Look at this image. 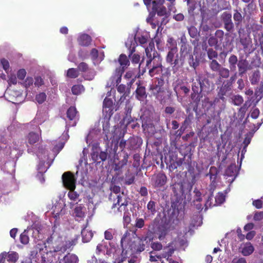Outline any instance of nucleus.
I'll return each instance as SVG.
<instances>
[{
    "instance_id": "f257e3e1",
    "label": "nucleus",
    "mask_w": 263,
    "mask_h": 263,
    "mask_svg": "<svg viewBox=\"0 0 263 263\" xmlns=\"http://www.w3.org/2000/svg\"><path fill=\"white\" fill-rule=\"evenodd\" d=\"M147 237H144L142 238H137L134 235L130 234L127 231L122 237L121 243L122 248V259L126 258L128 254H132L134 252H141L145 249V243L147 242Z\"/></svg>"
},
{
    "instance_id": "f03ea898",
    "label": "nucleus",
    "mask_w": 263,
    "mask_h": 263,
    "mask_svg": "<svg viewBox=\"0 0 263 263\" xmlns=\"http://www.w3.org/2000/svg\"><path fill=\"white\" fill-rule=\"evenodd\" d=\"M136 34L134 33L129 36L128 39L125 42V46L129 50L128 56L130 58L132 63H139L140 59V56L137 53H134L135 51V48L137 45L136 38Z\"/></svg>"
},
{
    "instance_id": "7ed1b4c3",
    "label": "nucleus",
    "mask_w": 263,
    "mask_h": 263,
    "mask_svg": "<svg viewBox=\"0 0 263 263\" xmlns=\"http://www.w3.org/2000/svg\"><path fill=\"white\" fill-rule=\"evenodd\" d=\"M63 185L69 190L76 189V178L70 172L63 173L62 177Z\"/></svg>"
},
{
    "instance_id": "20e7f679",
    "label": "nucleus",
    "mask_w": 263,
    "mask_h": 263,
    "mask_svg": "<svg viewBox=\"0 0 263 263\" xmlns=\"http://www.w3.org/2000/svg\"><path fill=\"white\" fill-rule=\"evenodd\" d=\"M118 63L119 66L116 69V76L121 77L130 65L128 58L125 54H121L118 59Z\"/></svg>"
},
{
    "instance_id": "39448f33",
    "label": "nucleus",
    "mask_w": 263,
    "mask_h": 263,
    "mask_svg": "<svg viewBox=\"0 0 263 263\" xmlns=\"http://www.w3.org/2000/svg\"><path fill=\"white\" fill-rule=\"evenodd\" d=\"M145 53L147 57V60L146 65H149L152 63V62L154 60L155 57L161 58L159 54L155 50L154 43L151 41L149 43L148 46L145 49Z\"/></svg>"
},
{
    "instance_id": "423d86ee",
    "label": "nucleus",
    "mask_w": 263,
    "mask_h": 263,
    "mask_svg": "<svg viewBox=\"0 0 263 263\" xmlns=\"http://www.w3.org/2000/svg\"><path fill=\"white\" fill-rule=\"evenodd\" d=\"M114 106L111 99L106 97L103 101V111L105 113V117L109 120L114 114Z\"/></svg>"
},
{
    "instance_id": "0eeeda50",
    "label": "nucleus",
    "mask_w": 263,
    "mask_h": 263,
    "mask_svg": "<svg viewBox=\"0 0 263 263\" xmlns=\"http://www.w3.org/2000/svg\"><path fill=\"white\" fill-rule=\"evenodd\" d=\"M78 239L79 236L76 235L70 240L66 241L64 243L56 246L55 251H61L62 252H65L67 249H69L75 246L78 242Z\"/></svg>"
},
{
    "instance_id": "6e6552de",
    "label": "nucleus",
    "mask_w": 263,
    "mask_h": 263,
    "mask_svg": "<svg viewBox=\"0 0 263 263\" xmlns=\"http://www.w3.org/2000/svg\"><path fill=\"white\" fill-rule=\"evenodd\" d=\"M164 0H153L152 2V9L155 13L157 12V15L164 16L166 14V10L162 5Z\"/></svg>"
},
{
    "instance_id": "1a4fd4ad",
    "label": "nucleus",
    "mask_w": 263,
    "mask_h": 263,
    "mask_svg": "<svg viewBox=\"0 0 263 263\" xmlns=\"http://www.w3.org/2000/svg\"><path fill=\"white\" fill-rule=\"evenodd\" d=\"M166 182V177L163 173L154 175L151 179L153 186L155 187H161L164 185Z\"/></svg>"
},
{
    "instance_id": "9d476101",
    "label": "nucleus",
    "mask_w": 263,
    "mask_h": 263,
    "mask_svg": "<svg viewBox=\"0 0 263 263\" xmlns=\"http://www.w3.org/2000/svg\"><path fill=\"white\" fill-rule=\"evenodd\" d=\"M67 117L70 121V124L72 126H74L79 120L78 111L74 106H70L67 110Z\"/></svg>"
},
{
    "instance_id": "9b49d317",
    "label": "nucleus",
    "mask_w": 263,
    "mask_h": 263,
    "mask_svg": "<svg viewBox=\"0 0 263 263\" xmlns=\"http://www.w3.org/2000/svg\"><path fill=\"white\" fill-rule=\"evenodd\" d=\"M221 18L224 25V28L228 31H231L234 28L232 21V15L228 12H224L221 15Z\"/></svg>"
},
{
    "instance_id": "f8f14e48",
    "label": "nucleus",
    "mask_w": 263,
    "mask_h": 263,
    "mask_svg": "<svg viewBox=\"0 0 263 263\" xmlns=\"http://www.w3.org/2000/svg\"><path fill=\"white\" fill-rule=\"evenodd\" d=\"M225 200L224 196L222 193H219L215 197L214 202L211 201L209 199L206 200L205 203V210L213 206H216L222 203Z\"/></svg>"
},
{
    "instance_id": "ddd939ff",
    "label": "nucleus",
    "mask_w": 263,
    "mask_h": 263,
    "mask_svg": "<svg viewBox=\"0 0 263 263\" xmlns=\"http://www.w3.org/2000/svg\"><path fill=\"white\" fill-rule=\"evenodd\" d=\"M237 66L238 68L239 75L242 76L249 69V62L244 59H239Z\"/></svg>"
},
{
    "instance_id": "4468645a",
    "label": "nucleus",
    "mask_w": 263,
    "mask_h": 263,
    "mask_svg": "<svg viewBox=\"0 0 263 263\" xmlns=\"http://www.w3.org/2000/svg\"><path fill=\"white\" fill-rule=\"evenodd\" d=\"M92 39L90 35L87 34H82L78 39V42L81 46H88L91 43Z\"/></svg>"
},
{
    "instance_id": "2eb2a0df",
    "label": "nucleus",
    "mask_w": 263,
    "mask_h": 263,
    "mask_svg": "<svg viewBox=\"0 0 263 263\" xmlns=\"http://www.w3.org/2000/svg\"><path fill=\"white\" fill-rule=\"evenodd\" d=\"M41 138V134L39 135L33 132H30L26 137L28 143L31 145L37 142Z\"/></svg>"
},
{
    "instance_id": "dca6fc26",
    "label": "nucleus",
    "mask_w": 263,
    "mask_h": 263,
    "mask_svg": "<svg viewBox=\"0 0 263 263\" xmlns=\"http://www.w3.org/2000/svg\"><path fill=\"white\" fill-rule=\"evenodd\" d=\"M87 223L86 226L83 228L81 231V235L82 237V241L83 242H89L93 236V233L91 231H89L86 229L87 226Z\"/></svg>"
},
{
    "instance_id": "f3484780",
    "label": "nucleus",
    "mask_w": 263,
    "mask_h": 263,
    "mask_svg": "<svg viewBox=\"0 0 263 263\" xmlns=\"http://www.w3.org/2000/svg\"><path fill=\"white\" fill-rule=\"evenodd\" d=\"M136 92L137 99L141 101H144L147 97V93L145 87L140 85H138Z\"/></svg>"
},
{
    "instance_id": "a211bd4d",
    "label": "nucleus",
    "mask_w": 263,
    "mask_h": 263,
    "mask_svg": "<svg viewBox=\"0 0 263 263\" xmlns=\"http://www.w3.org/2000/svg\"><path fill=\"white\" fill-rule=\"evenodd\" d=\"M154 233L158 236V238L162 240L165 237L167 233V230L164 226H159L156 230L153 231Z\"/></svg>"
},
{
    "instance_id": "6ab92c4d",
    "label": "nucleus",
    "mask_w": 263,
    "mask_h": 263,
    "mask_svg": "<svg viewBox=\"0 0 263 263\" xmlns=\"http://www.w3.org/2000/svg\"><path fill=\"white\" fill-rule=\"evenodd\" d=\"M225 175L228 177H234L230 181L233 182L237 175V167L235 164H231L228 166L225 172Z\"/></svg>"
},
{
    "instance_id": "aec40b11",
    "label": "nucleus",
    "mask_w": 263,
    "mask_h": 263,
    "mask_svg": "<svg viewBox=\"0 0 263 263\" xmlns=\"http://www.w3.org/2000/svg\"><path fill=\"white\" fill-rule=\"evenodd\" d=\"M175 251V249L172 246L171 243L165 247L163 249V252L161 254L162 258H170Z\"/></svg>"
},
{
    "instance_id": "412c9836",
    "label": "nucleus",
    "mask_w": 263,
    "mask_h": 263,
    "mask_svg": "<svg viewBox=\"0 0 263 263\" xmlns=\"http://www.w3.org/2000/svg\"><path fill=\"white\" fill-rule=\"evenodd\" d=\"M85 208L81 205L76 206L74 209V213L75 216L77 218H79L80 220L84 218L85 216ZM78 220L79 219H77Z\"/></svg>"
},
{
    "instance_id": "4be33fe9",
    "label": "nucleus",
    "mask_w": 263,
    "mask_h": 263,
    "mask_svg": "<svg viewBox=\"0 0 263 263\" xmlns=\"http://www.w3.org/2000/svg\"><path fill=\"white\" fill-rule=\"evenodd\" d=\"M201 77L197 76L195 80H193L192 90L195 93H200Z\"/></svg>"
},
{
    "instance_id": "5701e85b",
    "label": "nucleus",
    "mask_w": 263,
    "mask_h": 263,
    "mask_svg": "<svg viewBox=\"0 0 263 263\" xmlns=\"http://www.w3.org/2000/svg\"><path fill=\"white\" fill-rule=\"evenodd\" d=\"M63 263H78V257L73 254L68 253L63 259Z\"/></svg>"
},
{
    "instance_id": "b1692460",
    "label": "nucleus",
    "mask_w": 263,
    "mask_h": 263,
    "mask_svg": "<svg viewBox=\"0 0 263 263\" xmlns=\"http://www.w3.org/2000/svg\"><path fill=\"white\" fill-rule=\"evenodd\" d=\"M254 250V247L251 244V243L249 242L247 243L244 246L241 252L244 256H249L253 252Z\"/></svg>"
},
{
    "instance_id": "393cba45",
    "label": "nucleus",
    "mask_w": 263,
    "mask_h": 263,
    "mask_svg": "<svg viewBox=\"0 0 263 263\" xmlns=\"http://www.w3.org/2000/svg\"><path fill=\"white\" fill-rule=\"evenodd\" d=\"M179 55L178 49L168 50V53L166 57V61L170 63L173 62V60Z\"/></svg>"
},
{
    "instance_id": "a878e982",
    "label": "nucleus",
    "mask_w": 263,
    "mask_h": 263,
    "mask_svg": "<svg viewBox=\"0 0 263 263\" xmlns=\"http://www.w3.org/2000/svg\"><path fill=\"white\" fill-rule=\"evenodd\" d=\"M19 255L16 252L10 251L7 253V258L9 262L15 263L18 259Z\"/></svg>"
},
{
    "instance_id": "bb28decb",
    "label": "nucleus",
    "mask_w": 263,
    "mask_h": 263,
    "mask_svg": "<svg viewBox=\"0 0 263 263\" xmlns=\"http://www.w3.org/2000/svg\"><path fill=\"white\" fill-rule=\"evenodd\" d=\"M229 67L231 71H235L236 69V65L238 61L237 57L234 54L231 55L229 58Z\"/></svg>"
},
{
    "instance_id": "cd10ccee",
    "label": "nucleus",
    "mask_w": 263,
    "mask_h": 263,
    "mask_svg": "<svg viewBox=\"0 0 263 263\" xmlns=\"http://www.w3.org/2000/svg\"><path fill=\"white\" fill-rule=\"evenodd\" d=\"M106 254L109 257H114L115 254V243L114 242H110L108 246H106Z\"/></svg>"
},
{
    "instance_id": "c85d7f7f",
    "label": "nucleus",
    "mask_w": 263,
    "mask_h": 263,
    "mask_svg": "<svg viewBox=\"0 0 263 263\" xmlns=\"http://www.w3.org/2000/svg\"><path fill=\"white\" fill-rule=\"evenodd\" d=\"M209 65L212 71L216 72H218L222 67L221 65L216 60L210 61Z\"/></svg>"
},
{
    "instance_id": "c756f323",
    "label": "nucleus",
    "mask_w": 263,
    "mask_h": 263,
    "mask_svg": "<svg viewBox=\"0 0 263 263\" xmlns=\"http://www.w3.org/2000/svg\"><path fill=\"white\" fill-rule=\"evenodd\" d=\"M117 198V203L119 205H120V208L118 209V210L121 212L122 210L125 211L127 205V201L126 200L125 198H122V197L118 196Z\"/></svg>"
},
{
    "instance_id": "7c9ffc66",
    "label": "nucleus",
    "mask_w": 263,
    "mask_h": 263,
    "mask_svg": "<svg viewBox=\"0 0 263 263\" xmlns=\"http://www.w3.org/2000/svg\"><path fill=\"white\" fill-rule=\"evenodd\" d=\"M210 90L209 81L208 79H201L200 93L209 92Z\"/></svg>"
},
{
    "instance_id": "2f4dec72",
    "label": "nucleus",
    "mask_w": 263,
    "mask_h": 263,
    "mask_svg": "<svg viewBox=\"0 0 263 263\" xmlns=\"http://www.w3.org/2000/svg\"><path fill=\"white\" fill-rule=\"evenodd\" d=\"M166 46L168 50L178 49L177 42L172 37H168Z\"/></svg>"
},
{
    "instance_id": "473e14b6",
    "label": "nucleus",
    "mask_w": 263,
    "mask_h": 263,
    "mask_svg": "<svg viewBox=\"0 0 263 263\" xmlns=\"http://www.w3.org/2000/svg\"><path fill=\"white\" fill-rule=\"evenodd\" d=\"M234 13L233 14V19L235 22V24L236 25H239L242 22L243 17L240 12L241 11V9L239 8V10L235 9L234 10Z\"/></svg>"
},
{
    "instance_id": "72a5a7b5",
    "label": "nucleus",
    "mask_w": 263,
    "mask_h": 263,
    "mask_svg": "<svg viewBox=\"0 0 263 263\" xmlns=\"http://www.w3.org/2000/svg\"><path fill=\"white\" fill-rule=\"evenodd\" d=\"M79 76V72L77 68H71L67 70L66 76L71 79H75Z\"/></svg>"
},
{
    "instance_id": "f704fd0d",
    "label": "nucleus",
    "mask_w": 263,
    "mask_h": 263,
    "mask_svg": "<svg viewBox=\"0 0 263 263\" xmlns=\"http://www.w3.org/2000/svg\"><path fill=\"white\" fill-rule=\"evenodd\" d=\"M162 71V65L151 67L148 71L149 74L151 77H154L159 74Z\"/></svg>"
},
{
    "instance_id": "c9c22d12",
    "label": "nucleus",
    "mask_w": 263,
    "mask_h": 263,
    "mask_svg": "<svg viewBox=\"0 0 263 263\" xmlns=\"http://www.w3.org/2000/svg\"><path fill=\"white\" fill-rule=\"evenodd\" d=\"M85 90L84 86L82 85L78 84L74 85L71 88V91L74 95H78L81 94Z\"/></svg>"
},
{
    "instance_id": "e433bc0d",
    "label": "nucleus",
    "mask_w": 263,
    "mask_h": 263,
    "mask_svg": "<svg viewBox=\"0 0 263 263\" xmlns=\"http://www.w3.org/2000/svg\"><path fill=\"white\" fill-rule=\"evenodd\" d=\"M184 61L181 57H179V55L177 58H176L175 59L173 60V62H170V64L173 67H182L183 65Z\"/></svg>"
},
{
    "instance_id": "4c0bfd02",
    "label": "nucleus",
    "mask_w": 263,
    "mask_h": 263,
    "mask_svg": "<svg viewBox=\"0 0 263 263\" xmlns=\"http://www.w3.org/2000/svg\"><path fill=\"white\" fill-rule=\"evenodd\" d=\"M154 60L152 62V63L149 65H146V67L149 69L151 67H155L158 66H161L162 65V58H157L154 57Z\"/></svg>"
},
{
    "instance_id": "58836bf2",
    "label": "nucleus",
    "mask_w": 263,
    "mask_h": 263,
    "mask_svg": "<svg viewBox=\"0 0 263 263\" xmlns=\"http://www.w3.org/2000/svg\"><path fill=\"white\" fill-rule=\"evenodd\" d=\"M154 15H155V13H154L153 12H151L149 14L148 17L146 18L147 22L148 23H149L151 25L153 29L156 28V27L157 26H160L159 21L157 20L156 21V22H154L152 21V18L154 16Z\"/></svg>"
},
{
    "instance_id": "ea45409f",
    "label": "nucleus",
    "mask_w": 263,
    "mask_h": 263,
    "mask_svg": "<svg viewBox=\"0 0 263 263\" xmlns=\"http://www.w3.org/2000/svg\"><path fill=\"white\" fill-rule=\"evenodd\" d=\"M259 110L258 108L253 107L251 108L249 114L248 115L247 118L250 116L252 118L256 119H257L259 115Z\"/></svg>"
},
{
    "instance_id": "a19ab883",
    "label": "nucleus",
    "mask_w": 263,
    "mask_h": 263,
    "mask_svg": "<svg viewBox=\"0 0 263 263\" xmlns=\"http://www.w3.org/2000/svg\"><path fill=\"white\" fill-rule=\"evenodd\" d=\"M218 72L219 76L222 78H228L230 76V70L223 67Z\"/></svg>"
},
{
    "instance_id": "79ce46f5",
    "label": "nucleus",
    "mask_w": 263,
    "mask_h": 263,
    "mask_svg": "<svg viewBox=\"0 0 263 263\" xmlns=\"http://www.w3.org/2000/svg\"><path fill=\"white\" fill-rule=\"evenodd\" d=\"M232 102L235 105L239 106L243 102V99L240 95H235L232 97Z\"/></svg>"
},
{
    "instance_id": "37998d69",
    "label": "nucleus",
    "mask_w": 263,
    "mask_h": 263,
    "mask_svg": "<svg viewBox=\"0 0 263 263\" xmlns=\"http://www.w3.org/2000/svg\"><path fill=\"white\" fill-rule=\"evenodd\" d=\"M126 86L123 84L120 85L117 88L118 91L121 93H123L122 96L121 97L119 100L121 102H122L125 98V95L126 93Z\"/></svg>"
},
{
    "instance_id": "c03bdc74",
    "label": "nucleus",
    "mask_w": 263,
    "mask_h": 263,
    "mask_svg": "<svg viewBox=\"0 0 263 263\" xmlns=\"http://www.w3.org/2000/svg\"><path fill=\"white\" fill-rule=\"evenodd\" d=\"M240 42L243 46L245 49H247L249 47V45L251 43V40L249 37H241L240 39Z\"/></svg>"
},
{
    "instance_id": "a18cd8bd",
    "label": "nucleus",
    "mask_w": 263,
    "mask_h": 263,
    "mask_svg": "<svg viewBox=\"0 0 263 263\" xmlns=\"http://www.w3.org/2000/svg\"><path fill=\"white\" fill-rule=\"evenodd\" d=\"M260 79L259 72L258 71H255L250 79V81L252 84H257Z\"/></svg>"
},
{
    "instance_id": "49530a36",
    "label": "nucleus",
    "mask_w": 263,
    "mask_h": 263,
    "mask_svg": "<svg viewBox=\"0 0 263 263\" xmlns=\"http://www.w3.org/2000/svg\"><path fill=\"white\" fill-rule=\"evenodd\" d=\"M47 96L45 92H40L36 95L35 100L39 104L43 103L46 99Z\"/></svg>"
},
{
    "instance_id": "de8ad7c7",
    "label": "nucleus",
    "mask_w": 263,
    "mask_h": 263,
    "mask_svg": "<svg viewBox=\"0 0 263 263\" xmlns=\"http://www.w3.org/2000/svg\"><path fill=\"white\" fill-rule=\"evenodd\" d=\"M68 197L72 201H76L79 197V194L74 190H69L68 193Z\"/></svg>"
},
{
    "instance_id": "09e8293b",
    "label": "nucleus",
    "mask_w": 263,
    "mask_h": 263,
    "mask_svg": "<svg viewBox=\"0 0 263 263\" xmlns=\"http://www.w3.org/2000/svg\"><path fill=\"white\" fill-rule=\"evenodd\" d=\"M147 209L153 215H154L156 212L155 202L153 201H149L147 204Z\"/></svg>"
},
{
    "instance_id": "8fccbe9b",
    "label": "nucleus",
    "mask_w": 263,
    "mask_h": 263,
    "mask_svg": "<svg viewBox=\"0 0 263 263\" xmlns=\"http://www.w3.org/2000/svg\"><path fill=\"white\" fill-rule=\"evenodd\" d=\"M208 57L211 60H215L218 57V53L213 49H209L207 52Z\"/></svg>"
},
{
    "instance_id": "3c124183",
    "label": "nucleus",
    "mask_w": 263,
    "mask_h": 263,
    "mask_svg": "<svg viewBox=\"0 0 263 263\" xmlns=\"http://www.w3.org/2000/svg\"><path fill=\"white\" fill-rule=\"evenodd\" d=\"M33 82L34 80L32 77H27L22 84L26 89H27L31 86H32Z\"/></svg>"
},
{
    "instance_id": "603ef678",
    "label": "nucleus",
    "mask_w": 263,
    "mask_h": 263,
    "mask_svg": "<svg viewBox=\"0 0 263 263\" xmlns=\"http://www.w3.org/2000/svg\"><path fill=\"white\" fill-rule=\"evenodd\" d=\"M56 227L55 226H54L52 228V234H51L50 236L49 237H48L47 239V241L48 243H50L56 237H59V234L58 232H57L55 231V229H56Z\"/></svg>"
},
{
    "instance_id": "864d4df0",
    "label": "nucleus",
    "mask_w": 263,
    "mask_h": 263,
    "mask_svg": "<svg viewBox=\"0 0 263 263\" xmlns=\"http://www.w3.org/2000/svg\"><path fill=\"white\" fill-rule=\"evenodd\" d=\"M29 238L25 232L22 233L20 235V241L24 245H26L29 242Z\"/></svg>"
},
{
    "instance_id": "5fc2aeb1",
    "label": "nucleus",
    "mask_w": 263,
    "mask_h": 263,
    "mask_svg": "<svg viewBox=\"0 0 263 263\" xmlns=\"http://www.w3.org/2000/svg\"><path fill=\"white\" fill-rule=\"evenodd\" d=\"M89 67L88 65L85 62L80 63L78 66V71L85 72H86L88 70Z\"/></svg>"
},
{
    "instance_id": "6e6d98bb",
    "label": "nucleus",
    "mask_w": 263,
    "mask_h": 263,
    "mask_svg": "<svg viewBox=\"0 0 263 263\" xmlns=\"http://www.w3.org/2000/svg\"><path fill=\"white\" fill-rule=\"evenodd\" d=\"M188 31L190 35L193 38L196 37L198 34L197 29L194 26H191L189 28Z\"/></svg>"
},
{
    "instance_id": "4d7b16f0",
    "label": "nucleus",
    "mask_w": 263,
    "mask_h": 263,
    "mask_svg": "<svg viewBox=\"0 0 263 263\" xmlns=\"http://www.w3.org/2000/svg\"><path fill=\"white\" fill-rule=\"evenodd\" d=\"M34 79V84L35 87H40L44 84V81L40 76L35 77Z\"/></svg>"
},
{
    "instance_id": "13d9d810",
    "label": "nucleus",
    "mask_w": 263,
    "mask_h": 263,
    "mask_svg": "<svg viewBox=\"0 0 263 263\" xmlns=\"http://www.w3.org/2000/svg\"><path fill=\"white\" fill-rule=\"evenodd\" d=\"M114 234V230H112L111 229L107 230L104 233L105 238L107 240H111L113 238Z\"/></svg>"
},
{
    "instance_id": "bf43d9fd",
    "label": "nucleus",
    "mask_w": 263,
    "mask_h": 263,
    "mask_svg": "<svg viewBox=\"0 0 263 263\" xmlns=\"http://www.w3.org/2000/svg\"><path fill=\"white\" fill-rule=\"evenodd\" d=\"M189 63L191 67H193L194 68L198 65V63L196 60L194 59V57L192 54H190L189 56Z\"/></svg>"
},
{
    "instance_id": "052dcab7",
    "label": "nucleus",
    "mask_w": 263,
    "mask_h": 263,
    "mask_svg": "<svg viewBox=\"0 0 263 263\" xmlns=\"http://www.w3.org/2000/svg\"><path fill=\"white\" fill-rule=\"evenodd\" d=\"M26 73L25 69H21L17 72V77L18 79L23 80L25 78Z\"/></svg>"
},
{
    "instance_id": "680f3d73",
    "label": "nucleus",
    "mask_w": 263,
    "mask_h": 263,
    "mask_svg": "<svg viewBox=\"0 0 263 263\" xmlns=\"http://www.w3.org/2000/svg\"><path fill=\"white\" fill-rule=\"evenodd\" d=\"M130 214L128 212H124L123 216V222L124 226H127L130 222Z\"/></svg>"
},
{
    "instance_id": "e2e57ef3",
    "label": "nucleus",
    "mask_w": 263,
    "mask_h": 263,
    "mask_svg": "<svg viewBox=\"0 0 263 263\" xmlns=\"http://www.w3.org/2000/svg\"><path fill=\"white\" fill-rule=\"evenodd\" d=\"M152 248L155 251H160L162 249L163 246L159 242H154L151 245Z\"/></svg>"
},
{
    "instance_id": "0e129e2a",
    "label": "nucleus",
    "mask_w": 263,
    "mask_h": 263,
    "mask_svg": "<svg viewBox=\"0 0 263 263\" xmlns=\"http://www.w3.org/2000/svg\"><path fill=\"white\" fill-rule=\"evenodd\" d=\"M1 63L3 66V69L7 72L10 68L9 63L8 61L5 59L1 60Z\"/></svg>"
},
{
    "instance_id": "69168bd1",
    "label": "nucleus",
    "mask_w": 263,
    "mask_h": 263,
    "mask_svg": "<svg viewBox=\"0 0 263 263\" xmlns=\"http://www.w3.org/2000/svg\"><path fill=\"white\" fill-rule=\"evenodd\" d=\"M252 137V135L251 134H247L246 135V137L245 138V140L243 141V144L245 145L243 147V149L247 148V147L248 145L250 144L251 139Z\"/></svg>"
},
{
    "instance_id": "338daca9",
    "label": "nucleus",
    "mask_w": 263,
    "mask_h": 263,
    "mask_svg": "<svg viewBox=\"0 0 263 263\" xmlns=\"http://www.w3.org/2000/svg\"><path fill=\"white\" fill-rule=\"evenodd\" d=\"M263 219V211L257 212L254 214V220L260 221Z\"/></svg>"
},
{
    "instance_id": "774afa93",
    "label": "nucleus",
    "mask_w": 263,
    "mask_h": 263,
    "mask_svg": "<svg viewBox=\"0 0 263 263\" xmlns=\"http://www.w3.org/2000/svg\"><path fill=\"white\" fill-rule=\"evenodd\" d=\"M231 263H247V261L243 257H235L233 259Z\"/></svg>"
}]
</instances>
